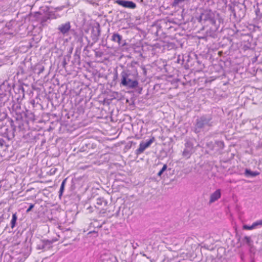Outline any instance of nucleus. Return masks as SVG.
<instances>
[{
  "mask_svg": "<svg viewBox=\"0 0 262 262\" xmlns=\"http://www.w3.org/2000/svg\"><path fill=\"white\" fill-rule=\"evenodd\" d=\"M14 89V84L8 81H5L0 84V121L6 119L8 116L7 110L12 115L11 106L13 104H16L13 100L11 90Z\"/></svg>",
  "mask_w": 262,
  "mask_h": 262,
  "instance_id": "nucleus-1",
  "label": "nucleus"
},
{
  "mask_svg": "<svg viewBox=\"0 0 262 262\" xmlns=\"http://www.w3.org/2000/svg\"><path fill=\"white\" fill-rule=\"evenodd\" d=\"M136 64H131L124 69L120 75V85L128 89L137 88L139 94L141 93L142 88L139 86V74Z\"/></svg>",
  "mask_w": 262,
  "mask_h": 262,
  "instance_id": "nucleus-2",
  "label": "nucleus"
},
{
  "mask_svg": "<svg viewBox=\"0 0 262 262\" xmlns=\"http://www.w3.org/2000/svg\"><path fill=\"white\" fill-rule=\"evenodd\" d=\"M11 108L12 117L17 122L22 124L24 129L26 123L29 124L30 123L35 122L37 120L33 113L22 108L18 102L16 104H13Z\"/></svg>",
  "mask_w": 262,
  "mask_h": 262,
  "instance_id": "nucleus-3",
  "label": "nucleus"
},
{
  "mask_svg": "<svg viewBox=\"0 0 262 262\" xmlns=\"http://www.w3.org/2000/svg\"><path fill=\"white\" fill-rule=\"evenodd\" d=\"M198 21L206 26H217L223 25V19L220 16L219 13H215L212 11L205 10L197 18Z\"/></svg>",
  "mask_w": 262,
  "mask_h": 262,
  "instance_id": "nucleus-4",
  "label": "nucleus"
},
{
  "mask_svg": "<svg viewBox=\"0 0 262 262\" xmlns=\"http://www.w3.org/2000/svg\"><path fill=\"white\" fill-rule=\"evenodd\" d=\"M213 116L211 114H204L198 117L194 123V132L198 134L204 131L207 127L213 125Z\"/></svg>",
  "mask_w": 262,
  "mask_h": 262,
  "instance_id": "nucleus-5",
  "label": "nucleus"
},
{
  "mask_svg": "<svg viewBox=\"0 0 262 262\" xmlns=\"http://www.w3.org/2000/svg\"><path fill=\"white\" fill-rule=\"evenodd\" d=\"M24 130L23 128L22 124L17 122L14 119L11 120L10 122V127L6 129L5 132L4 133V137L6 138L8 140L10 141L12 140L15 137V133L16 132H20Z\"/></svg>",
  "mask_w": 262,
  "mask_h": 262,
  "instance_id": "nucleus-6",
  "label": "nucleus"
},
{
  "mask_svg": "<svg viewBox=\"0 0 262 262\" xmlns=\"http://www.w3.org/2000/svg\"><path fill=\"white\" fill-rule=\"evenodd\" d=\"M194 139H185L184 148L182 152V156L186 159L190 158L191 156L195 152Z\"/></svg>",
  "mask_w": 262,
  "mask_h": 262,
  "instance_id": "nucleus-7",
  "label": "nucleus"
},
{
  "mask_svg": "<svg viewBox=\"0 0 262 262\" xmlns=\"http://www.w3.org/2000/svg\"><path fill=\"white\" fill-rule=\"evenodd\" d=\"M33 70L31 63H23L20 65L17 70V75H21L22 78H27L28 76L32 75Z\"/></svg>",
  "mask_w": 262,
  "mask_h": 262,
  "instance_id": "nucleus-8",
  "label": "nucleus"
},
{
  "mask_svg": "<svg viewBox=\"0 0 262 262\" xmlns=\"http://www.w3.org/2000/svg\"><path fill=\"white\" fill-rule=\"evenodd\" d=\"M100 28L98 25L97 27H94L92 28L91 32V38L92 42H91L88 39V37L85 36V38L88 41V45L84 47V50H86L88 46L92 47L94 43H95L99 39V37L100 35Z\"/></svg>",
  "mask_w": 262,
  "mask_h": 262,
  "instance_id": "nucleus-9",
  "label": "nucleus"
},
{
  "mask_svg": "<svg viewBox=\"0 0 262 262\" xmlns=\"http://www.w3.org/2000/svg\"><path fill=\"white\" fill-rule=\"evenodd\" d=\"M107 204V201L104 198H98L94 204L95 209L98 213L104 214L106 212Z\"/></svg>",
  "mask_w": 262,
  "mask_h": 262,
  "instance_id": "nucleus-10",
  "label": "nucleus"
},
{
  "mask_svg": "<svg viewBox=\"0 0 262 262\" xmlns=\"http://www.w3.org/2000/svg\"><path fill=\"white\" fill-rule=\"evenodd\" d=\"M23 138L26 142L33 143L40 140V138H42V135L36 132L31 131L24 135Z\"/></svg>",
  "mask_w": 262,
  "mask_h": 262,
  "instance_id": "nucleus-11",
  "label": "nucleus"
},
{
  "mask_svg": "<svg viewBox=\"0 0 262 262\" xmlns=\"http://www.w3.org/2000/svg\"><path fill=\"white\" fill-rule=\"evenodd\" d=\"M57 30L58 31L59 33L63 36L68 35L71 31H72L71 22L68 21L59 25Z\"/></svg>",
  "mask_w": 262,
  "mask_h": 262,
  "instance_id": "nucleus-12",
  "label": "nucleus"
},
{
  "mask_svg": "<svg viewBox=\"0 0 262 262\" xmlns=\"http://www.w3.org/2000/svg\"><path fill=\"white\" fill-rule=\"evenodd\" d=\"M111 40L114 42L115 46L113 48H119L124 47L126 45V41L123 39L122 35L118 33H114L111 37Z\"/></svg>",
  "mask_w": 262,
  "mask_h": 262,
  "instance_id": "nucleus-13",
  "label": "nucleus"
},
{
  "mask_svg": "<svg viewBox=\"0 0 262 262\" xmlns=\"http://www.w3.org/2000/svg\"><path fill=\"white\" fill-rule=\"evenodd\" d=\"M57 241L56 239L52 240L41 239L37 245V249L47 251L50 249L52 247V244Z\"/></svg>",
  "mask_w": 262,
  "mask_h": 262,
  "instance_id": "nucleus-14",
  "label": "nucleus"
},
{
  "mask_svg": "<svg viewBox=\"0 0 262 262\" xmlns=\"http://www.w3.org/2000/svg\"><path fill=\"white\" fill-rule=\"evenodd\" d=\"M155 139L154 137H152L149 140L146 142L142 141L139 145V147L135 150V154L137 156H139L144 152V151L149 147L151 144L155 141Z\"/></svg>",
  "mask_w": 262,
  "mask_h": 262,
  "instance_id": "nucleus-15",
  "label": "nucleus"
},
{
  "mask_svg": "<svg viewBox=\"0 0 262 262\" xmlns=\"http://www.w3.org/2000/svg\"><path fill=\"white\" fill-rule=\"evenodd\" d=\"M209 29L206 30V33L207 36L215 38L217 36L216 32H221L223 30V26L221 28V26H209Z\"/></svg>",
  "mask_w": 262,
  "mask_h": 262,
  "instance_id": "nucleus-16",
  "label": "nucleus"
},
{
  "mask_svg": "<svg viewBox=\"0 0 262 262\" xmlns=\"http://www.w3.org/2000/svg\"><path fill=\"white\" fill-rule=\"evenodd\" d=\"M208 147L211 150L218 151L224 147V143L222 141H216L213 144L212 142L207 144Z\"/></svg>",
  "mask_w": 262,
  "mask_h": 262,
  "instance_id": "nucleus-17",
  "label": "nucleus"
},
{
  "mask_svg": "<svg viewBox=\"0 0 262 262\" xmlns=\"http://www.w3.org/2000/svg\"><path fill=\"white\" fill-rule=\"evenodd\" d=\"M116 3L124 8L129 9H135L137 7L136 4L134 2L130 1L117 0Z\"/></svg>",
  "mask_w": 262,
  "mask_h": 262,
  "instance_id": "nucleus-18",
  "label": "nucleus"
},
{
  "mask_svg": "<svg viewBox=\"0 0 262 262\" xmlns=\"http://www.w3.org/2000/svg\"><path fill=\"white\" fill-rule=\"evenodd\" d=\"M71 31V33L72 34L75 40H76L77 42H80L81 44V46H82V43L83 41V33L82 31H76L74 29H72Z\"/></svg>",
  "mask_w": 262,
  "mask_h": 262,
  "instance_id": "nucleus-19",
  "label": "nucleus"
},
{
  "mask_svg": "<svg viewBox=\"0 0 262 262\" xmlns=\"http://www.w3.org/2000/svg\"><path fill=\"white\" fill-rule=\"evenodd\" d=\"M155 64L160 71L162 72H167V62L165 60L162 59H158L155 61Z\"/></svg>",
  "mask_w": 262,
  "mask_h": 262,
  "instance_id": "nucleus-20",
  "label": "nucleus"
},
{
  "mask_svg": "<svg viewBox=\"0 0 262 262\" xmlns=\"http://www.w3.org/2000/svg\"><path fill=\"white\" fill-rule=\"evenodd\" d=\"M194 57V61H193V64L198 69L202 70L204 68V64L202 62V60L201 59H203V58L202 56L198 57L196 54L193 55Z\"/></svg>",
  "mask_w": 262,
  "mask_h": 262,
  "instance_id": "nucleus-21",
  "label": "nucleus"
},
{
  "mask_svg": "<svg viewBox=\"0 0 262 262\" xmlns=\"http://www.w3.org/2000/svg\"><path fill=\"white\" fill-rule=\"evenodd\" d=\"M221 197V189H216L213 193H212L210 196L209 204H211L218 200Z\"/></svg>",
  "mask_w": 262,
  "mask_h": 262,
  "instance_id": "nucleus-22",
  "label": "nucleus"
},
{
  "mask_svg": "<svg viewBox=\"0 0 262 262\" xmlns=\"http://www.w3.org/2000/svg\"><path fill=\"white\" fill-rule=\"evenodd\" d=\"M153 29H156V32L154 33L156 36L160 37H163L165 35V33L162 29V26L161 25H155L152 26Z\"/></svg>",
  "mask_w": 262,
  "mask_h": 262,
  "instance_id": "nucleus-23",
  "label": "nucleus"
},
{
  "mask_svg": "<svg viewBox=\"0 0 262 262\" xmlns=\"http://www.w3.org/2000/svg\"><path fill=\"white\" fill-rule=\"evenodd\" d=\"M80 52L78 50H76L75 52V53L74 54V58L72 61V62L75 65H78L79 66L80 64Z\"/></svg>",
  "mask_w": 262,
  "mask_h": 262,
  "instance_id": "nucleus-24",
  "label": "nucleus"
},
{
  "mask_svg": "<svg viewBox=\"0 0 262 262\" xmlns=\"http://www.w3.org/2000/svg\"><path fill=\"white\" fill-rule=\"evenodd\" d=\"M245 175L247 177H255L260 174V173L257 171H253L250 169L246 168L244 172Z\"/></svg>",
  "mask_w": 262,
  "mask_h": 262,
  "instance_id": "nucleus-25",
  "label": "nucleus"
},
{
  "mask_svg": "<svg viewBox=\"0 0 262 262\" xmlns=\"http://www.w3.org/2000/svg\"><path fill=\"white\" fill-rule=\"evenodd\" d=\"M189 0H173L172 3L173 7L183 6L185 4L188 3Z\"/></svg>",
  "mask_w": 262,
  "mask_h": 262,
  "instance_id": "nucleus-26",
  "label": "nucleus"
},
{
  "mask_svg": "<svg viewBox=\"0 0 262 262\" xmlns=\"http://www.w3.org/2000/svg\"><path fill=\"white\" fill-rule=\"evenodd\" d=\"M178 48L177 44L174 42H167L164 45V48L168 50L176 49Z\"/></svg>",
  "mask_w": 262,
  "mask_h": 262,
  "instance_id": "nucleus-27",
  "label": "nucleus"
},
{
  "mask_svg": "<svg viewBox=\"0 0 262 262\" xmlns=\"http://www.w3.org/2000/svg\"><path fill=\"white\" fill-rule=\"evenodd\" d=\"M33 73L40 74L44 70V67L41 64H37L33 68H32Z\"/></svg>",
  "mask_w": 262,
  "mask_h": 262,
  "instance_id": "nucleus-28",
  "label": "nucleus"
},
{
  "mask_svg": "<svg viewBox=\"0 0 262 262\" xmlns=\"http://www.w3.org/2000/svg\"><path fill=\"white\" fill-rule=\"evenodd\" d=\"M17 90L18 91V93H19V96L16 97V99L18 100L19 99H21V98H24L25 96V93H24V89L23 87L21 85H18L17 88Z\"/></svg>",
  "mask_w": 262,
  "mask_h": 262,
  "instance_id": "nucleus-29",
  "label": "nucleus"
},
{
  "mask_svg": "<svg viewBox=\"0 0 262 262\" xmlns=\"http://www.w3.org/2000/svg\"><path fill=\"white\" fill-rule=\"evenodd\" d=\"M68 178L64 179L62 181V182L61 183V184L60 187V189H59V197H60L62 195V194H63V193L64 192V187H65V186H66V185L67 184V182L68 181Z\"/></svg>",
  "mask_w": 262,
  "mask_h": 262,
  "instance_id": "nucleus-30",
  "label": "nucleus"
},
{
  "mask_svg": "<svg viewBox=\"0 0 262 262\" xmlns=\"http://www.w3.org/2000/svg\"><path fill=\"white\" fill-rule=\"evenodd\" d=\"M8 145L3 138H0V152L1 150L5 151L8 148Z\"/></svg>",
  "mask_w": 262,
  "mask_h": 262,
  "instance_id": "nucleus-31",
  "label": "nucleus"
},
{
  "mask_svg": "<svg viewBox=\"0 0 262 262\" xmlns=\"http://www.w3.org/2000/svg\"><path fill=\"white\" fill-rule=\"evenodd\" d=\"M17 220V216L16 215V213H13L12 214V219L10 222V226L12 229H13L16 225V221Z\"/></svg>",
  "mask_w": 262,
  "mask_h": 262,
  "instance_id": "nucleus-32",
  "label": "nucleus"
},
{
  "mask_svg": "<svg viewBox=\"0 0 262 262\" xmlns=\"http://www.w3.org/2000/svg\"><path fill=\"white\" fill-rule=\"evenodd\" d=\"M46 15L48 16L50 19H56L57 17H59V15L56 14L54 11H49L47 13Z\"/></svg>",
  "mask_w": 262,
  "mask_h": 262,
  "instance_id": "nucleus-33",
  "label": "nucleus"
},
{
  "mask_svg": "<svg viewBox=\"0 0 262 262\" xmlns=\"http://www.w3.org/2000/svg\"><path fill=\"white\" fill-rule=\"evenodd\" d=\"M78 180L76 178H73L71 181L70 189L71 191H74L76 189V184Z\"/></svg>",
  "mask_w": 262,
  "mask_h": 262,
  "instance_id": "nucleus-34",
  "label": "nucleus"
},
{
  "mask_svg": "<svg viewBox=\"0 0 262 262\" xmlns=\"http://www.w3.org/2000/svg\"><path fill=\"white\" fill-rule=\"evenodd\" d=\"M50 19L48 16L46 14L40 17V24L42 26H45L46 25V22Z\"/></svg>",
  "mask_w": 262,
  "mask_h": 262,
  "instance_id": "nucleus-35",
  "label": "nucleus"
},
{
  "mask_svg": "<svg viewBox=\"0 0 262 262\" xmlns=\"http://www.w3.org/2000/svg\"><path fill=\"white\" fill-rule=\"evenodd\" d=\"M227 7L228 8L229 11H230L232 13L234 17H236L235 7L232 4H229L228 5Z\"/></svg>",
  "mask_w": 262,
  "mask_h": 262,
  "instance_id": "nucleus-36",
  "label": "nucleus"
},
{
  "mask_svg": "<svg viewBox=\"0 0 262 262\" xmlns=\"http://www.w3.org/2000/svg\"><path fill=\"white\" fill-rule=\"evenodd\" d=\"M30 103L31 104V105H32V107L33 108L34 107H39V108H42V105L38 103V102H36L35 101V100L34 99H32L30 101Z\"/></svg>",
  "mask_w": 262,
  "mask_h": 262,
  "instance_id": "nucleus-37",
  "label": "nucleus"
},
{
  "mask_svg": "<svg viewBox=\"0 0 262 262\" xmlns=\"http://www.w3.org/2000/svg\"><path fill=\"white\" fill-rule=\"evenodd\" d=\"M242 241L243 242H245L249 246H250L253 242L251 237L248 236H244Z\"/></svg>",
  "mask_w": 262,
  "mask_h": 262,
  "instance_id": "nucleus-38",
  "label": "nucleus"
},
{
  "mask_svg": "<svg viewBox=\"0 0 262 262\" xmlns=\"http://www.w3.org/2000/svg\"><path fill=\"white\" fill-rule=\"evenodd\" d=\"M167 166L166 164H164L163 166V167L161 168V169L157 173V176L158 177H161V176L163 174V172L167 169Z\"/></svg>",
  "mask_w": 262,
  "mask_h": 262,
  "instance_id": "nucleus-39",
  "label": "nucleus"
},
{
  "mask_svg": "<svg viewBox=\"0 0 262 262\" xmlns=\"http://www.w3.org/2000/svg\"><path fill=\"white\" fill-rule=\"evenodd\" d=\"M243 228L244 230H249L255 229L253 223L251 226L248 225H244L243 226Z\"/></svg>",
  "mask_w": 262,
  "mask_h": 262,
  "instance_id": "nucleus-40",
  "label": "nucleus"
},
{
  "mask_svg": "<svg viewBox=\"0 0 262 262\" xmlns=\"http://www.w3.org/2000/svg\"><path fill=\"white\" fill-rule=\"evenodd\" d=\"M253 224L255 228L262 227V219L256 221Z\"/></svg>",
  "mask_w": 262,
  "mask_h": 262,
  "instance_id": "nucleus-41",
  "label": "nucleus"
},
{
  "mask_svg": "<svg viewBox=\"0 0 262 262\" xmlns=\"http://www.w3.org/2000/svg\"><path fill=\"white\" fill-rule=\"evenodd\" d=\"M86 210L88 213H91L93 212L96 210L95 209L94 205L93 206L90 205L86 208Z\"/></svg>",
  "mask_w": 262,
  "mask_h": 262,
  "instance_id": "nucleus-42",
  "label": "nucleus"
},
{
  "mask_svg": "<svg viewBox=\"0 0 262 262\" xmlns=\"http://www.w3.org/2000/svg\"><path fill=\"white\" fill-rule=\"evenodd\" d=\"M100 45H101V46H103V47H106L107 48H108V49H110V48L112 49V48H113V46H112V47L108 46L107 45V42H106V40H104V39H102V40H101V43L100 44Z\"/></svg>",
  "mask_w": 262,
  "mask_h": 262,
  "instance_id": "nucleus-43",
  "label": "nucleus"
},
{
  "mask_svg": "<svg viewBox=\"0 0 262 262\" xmlns=\"http://www.w3.org/2000/svg\"><path fill=\"white\" fill-rule=\"evenodd\" d=\"M141 69L142 70L143 75L144 76H146V74H147V71H146V68L145 67V66H141Z\"/></svg>",
  "mask_w": 262,
  "mask_h": 262,
  "instance_id": "nucleus-44",
  "label": "nucleus"
},
{
  "mask_svg": "<svg viewBox=\"0 0 262 262\" xmlns=\"http://www.w3.org/2000/svg\"><path fill=\"white\" fill-rule=\"evenodd\" d=\"M34 204H30L29 208L27 210V212H29L31 211V210L34 208Z\"/></svg>",
  "mask_w": 262,
  "mask_h": 262,
  "instance_id": "nucleus-45",
  "label": "nucleus"
},
{
  "mask_svg": "<svg viewBox=\"0 0 262 262\" xmlns=\"http://www.w3.org/2000/svg\"><path fill=\"white\" fill-rule=\"evenodd\" d=\"M103 55V53L100 51H95V55L96 57H101Z\"/></svg>",
  "mask_w": 262,
  "mask_h": 262,
  "instance_id": "nucleus-46",
  "label": "nucleus"
},
{
  "mask_svg": "<svg viewBox=\"0 0 262 262\" xmlns=\"http://www.w3.org/2000/svg\"><path fill=\"white\" fill-rule=\"evenodd\" d=\"M141 50H142V48L141 47H137V48H135V51L136 52H138V53H140V55H141L142 54L141 53Z\"/></svg>",
  "mask_w": 262,
  "mask_h": 262,
  "instance_id": "nucleus-47",
  "label": "nucleus"
},
{
  "mask_svg": "<svg viewBox=\"0 0 262 262\" xmlns=\"http://www.w3.org/2000/svg\"><path fill=\"white\" fill-rule=\"evenodd\" d=\"M139 246V244L137 243H132V247L134 249H136Z\"/></svg>",
  "mask_w": 262,
  "mask_h": 262,
  "instance_id": "nucleus-48",
  "label": "nucleus"
},
{
  "mask_svg": "<svg viewBox=\"0 0 262 262\" xmlns=\"http://www.w3.org/2000/svg\"><path fill=\"white\" fill-rule=\"evenodd\" d=\"M255 14H256V16H258L259 14L260 13V10L258 7H257V8L255 9Z\"/></svg>",
  "mask_w": 262,
  "mask_h": 262,
  "instance_id": "nucleus-49",
  "label": "nucleus"
},
{
  "mask_svg": "<svg viewBox=\"0 0 262 262\" xmlns=\"http://www.w3.org/2000/svg\"><path fill=\"white\" fill-rule=\"evenodd\" d=\"M244 48L245 50L249 49L250 48V45L249 43H248L247 45H245L244 46Z\"/></svg>",
  "mask_w": 262,
  "mask_h": 262,
  "instance_id": "nucleus-50",
  "label": "nucleus"
},
{
  "mask_svg": "<svg viewBox=\"0 0 262 262\" xmlns=\"http://www.w3.org/2000/svg\"><path fill=\"white\" fill-rule=\"evenodd\" d=\"M240 11L242 12V15L239 14V17L241 18V17H243L244 16L245 13H244V11L242 9H240Z\"/></svg>",
  "mask_w": 262,
  "mask_h": 262,
  "instance_id": "nucleus-51",
  "label": "nucleus"
},
{
  "mask_svg": "<svg viewBox=\"0 0 262 262\" xmlns=\"http://www.w3.org/2000/svg\"><path fill=\"white\" fill-rule=\"evenodd\" d=\"M140 254L143 256H144V257H147V258H149V257L148 256H147V255L143 252H140Z\"/></svg>",
  "mask_w": 262,
  "mask_h": 262,
  "instance_id": "nucleus-52",
  "label": "nucleus"
},
{
  "mask_svg": "<svg viewBox=\"0 0 262 262\" xmlns=\"http://www.w3.org/2000/svg\"><path fill=\"white\" fill-rule=\"evenodd\" d=\"M62 64L63 66V67H65V66L67 64L66 62V59L64 58L62 62Z\"/></svg>",
  "mask_w": 262,
  "mask_h": 262,
  "instance_id": "nucleus-53",
  "label": "nucleus"
},
{
  "mask_svg": "<svg viewBox=\"0 0 262 262\" xmlns=\"http://www.w3.org/2000/svg\"><path fill=\"white\" fill-rule=\"evenodd\" d=\"M85 146H86V147H89V148H90V147H92V144H91L90 143H89V144H85Z\"/></svg>",
  "mask_w": 262,
  "mask_h": 262,
  "instance_id": "nucleus-54",
  "label": "nucleus"
},
{
  "mask_svg": "<svg viewBox=\"0 0 262 262\" xmlns=\"http://www.w3.org/2000/svg\"><path fill=\"white\" fill-rule=\"evenodd\" d=\"M63 7H57L55 9L56 10V11H60L62 9Z\"/></svg>",
  "mask_w": 262,
  "mask_h": 262,
  "instance_id": "nucleus-55",
  "label": "nucleus"
},
{
  "mask_svg": "<svg viewBox=\"0 0 262 262\" xmlns=\"http://www.w3.org/2000/svg\"><path fill=\"white\" fill-rule=\"evenodd\" d=\"M40 139H41V144L44 143L46 142V140L43 139V137L42 136V138H40Z\"/></svg>",
  "mask_w": 262,
  "mask_h": 262,
  "instance_id": "nucleus-56",
  "label": "nucleus"
},
{
  "mask_svg": "<svg viewBox=\"0 0 262 262\" xmlns=\"http://www.w3.org/2000/svg\"><path fill=\"white\" fill-rule=\"evenodd\" d=\"M117 78H118V74L117 73H116V74H115V75L114 76V80L117 79Z\"/></svg>",
  "mask_w": 262,
  "mask_h": 262,
  "instance_id": "nucleus-57",
  "label": "nucleus"
},
{
  "mask_svg": "<svg viewBox=\"0 0 262 262\" xmlns=\"http://www.w3.org/2000/svg\"><path fill=\"white\" fill-rule=\"evenodd\" d=\"M188 66H192V64L191 62V60H190L189 59L188 60Z\"/></svg>",
  "mask_w": 262,
  "mask_h": 262,
  "instance_id": "nucleus-58",
  "label": "nucleus"
},
{
  "mask_svg": "<svg viewBox=\"0 0 262 262\" xmlns=\"http://www.w3.org/2000/svg\"><path fill=\"white\" fill-rule=\"evenodd\" d=\"M6 27H8V28H9V29H10V23H9L8 24H6Z\"/></svg>",
  "mask_w": 262,
  "mask_h": 262,
  "instance_id": "nucleus-59",
  "label": "nucleus"
},
{
  "mask_svg": "<svg viewBox=\"0 0 262 262\" xmlns=\"http://www.w3.org/2000/svg\"><path fill=\"white\" fill-rule=\"evenodd\" d=\"M81 149H82V151H85V150H86V148H85L84 146H82V147H81Z\"/></svg>",
  "mask_w": 262,
  "mask_h": 262,
  "instance_id": "nucleus-60",
  "label": "nucleus"
},
{
  "mask_svg": "<svg viewBox=\"0 0 262 262\" xmlns=\"http://www.w3.org/2000/svg\"><path fill=\"white\" fill-rule=\"evenodd\" d=\"M115 262H119V261L118 260V259H117L116 257H115Z\"/></svg>",
  "mask_w": 262,
  "mask_h": 262,
  "instance_id": "nucleus-61",
  "label": "nucleus"
},
{
  "mask_svg": "<svg viewBox=\"0 0 262 262\" xmlns=\"http://www.w3.org/2000/svg\"><path fill=\"white\" fill-rule=\"evenodd\" d=\"M121 262H128L126 260H121Z\"/></svg>",
  "mask_w": 262,
  "mask_h": 262,
  "instance_id": "nucleus-62",
  "label": "nucleus"
},
{
  "mask_svg": "<svg viewBox=\"0 0 262 262\" xmlns=\"http://www.w3.org/2000/svg\"><path fill=\"white\" fill-rule=\"evenodd\" d=\"M36 15H41V13H40V12H37V13H36Z\"/></svg>",
  "mask_w": 262,
  "mask_h": 262,
  "instance_id": "nucleus-63",
  "label": "nucleus"
}]
</instances>
